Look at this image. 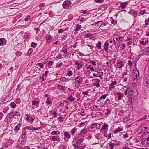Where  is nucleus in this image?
<instances>
[{
  "label": "nucleus",
  "mask_w": 149,
  "mask_h": 149,
  "mask_svg": "<svg viewBox=\"0 0 149 149\" xmlns=\"http://www.w3.org/2000/svg\"><path fill=\"white\" fill-rule=\"evenodd\" d=\"M24 129L27 130H32V128L30 126H26L24 127Z\"/></svg>",
  "instance_id": "864d4df0"
},
{
  "label": "nucleus",
  "mask_w": 149,
  "mask_h": 149,
  "mask_svg": "<svg viewBox=\"0 0 149 149\" xmlns=\"http://www.w3.org/2000/svg\"><path fill=\"white\" fill-rule=\"evenodd\" d=\"M75 27L76 28L75 31H77L79 30L81 28V25L77 24L76 26Z\"/></svg>",
  "instance_id": "c756f323"
},
{
  "label": "nucleus",
  "mask_w": 149,
  "mask_h": 149,
  "mask_svg": "<svg viewBox=\"0 0 149 149\" xmlns=\"http://www.w3.org/2000/svg\"><path fill=\"white\" fill-rule=\"evenodd\" d=\"M133 76H135L136 78L139 77V74L138 70L136 69L134 70L133 73Z\"/></svg>",
  "instance_id": "dca6fc26"
},
{
  "label": "nucleus",
  "mask_w": 149,
  "mask_h": 149,
  "mask_svg": "<svg viewBox=\"0 0 149 149\" xmlns=\"http://www.w3.org/2000/svg\"><path fill=\"white\" fill-rule=\"evenodd\" d=\"M76 82H77L79 84L82 83L83 81L82 77L80 75L77 76L75 79Z\"/></svg>",
  "instance_id": "0eeeda50"
},
{
  "label": "nucleus",
  "mask_w": 149,
  "mask_h": 149,
  "mask_svg": "<svg viewBox=\"0 0 149 149\" xmlns=\"http://www.w3.org/2000/svg\"><path fill=\"white\" fill-rule=\"evenodd\" d=\"M136 92L135 90L134 89L131 88L129 91L128 95L129 96H132Z\"/></svg>",
  "instance_id": "f8f14e48"
},
{
  "label": "nucleus",
  "mask_w": 149,
  "mask_h": 149,
  "mask_svg": "<svg viewBox=\"0 0 149 149\" xmlns=\"http://www.w3.org/2000/svg\"><path fill=\"white\" fill-rule=\"evenodd\" d=\"M128 5V2H125L121 3H120V7L121 8L123 9L125 8Z\"/></svg>",
  "instance_id": "a211bd4d"
},
{
  "label": "nucleus",
  "mask_w": 149,
  "mask_h": 149,
  "mask_svg": "<svg viewBox=\"0 0 149 149\" xmlns=\"http://www.w3.org/2000/svg\"><path fill=\"white\" fill-rule=\"evenodd\" d=\"M63 118L62 116H60L59 117V119L60 122H63V120H62Z\"/></svg>",
  "instance_id": "e2e57ef3"
},
{
  "label": "nucleus",
  "mask_w": 149,
  "mask_h": 149,
  "mask_svg": "<svg viewBox=\"0 0 149 149\" xmlns=\"http://www.w3.org/2000/svg\"><path fill=\"white\" fill-rule=\"evenodd\" d=\"M87 132V130L86 129H84L81 130L79 134V136H82L84 137V135Z\"/></svg>",
  "instance_id": "4468645a"
},
{
  "label": "nucleus",
  "mask_w": 149,
  "mask_h": 149,
  "mask_svg": "<svg viewBox=\"0 0 149 149\" xmlns=\"http://www.w3.org/2000/svg\"><path fill=\"white\" fill-rule=\"evenodd\" d=\"M39 103V102L38 101H33L32 102V104L33 105L37 106Z\"/></svg>",
  "instance_id": "ea45409f"
},
{
  "label": "nucleus",
  "mask_w": 149,
  "mask_h": 149,
  "mask_svg": "<svg viewBox=\"0 0 149 149\" xmlns=\"http://www.w3.org/2000/svg\"><path fill=\"white\" fill-rule=\"evenodd\" d=\"M30 19V16L29 15H28L25 18L24 20L25 21H27Z\"/></svg>",
  "instance_id": "3c124183"
},
{
  "label": "nucleus",
  "mask_w": 149,
  "mask_h": 149,
  "mask_svg": "<svg viewBox=\"0 0 149 149\" xmlns=\"http://www.w3.org/2000/svg\"><path fill=\"white\" fill-rule=\"evenodd\" d=\"M139 58H138L137 56H135L134 57L132 60H129L128 61V65L130 66H132V65L136 68V62L138 60Z\"/></svg>",
  "instance_id": "f03ea898"
},
{
  "label": "nucleus",
  "mask_w": 149,
  "mask_h": 149,
  "mask_svg": "<svg viewBox=\"0 0 149 149\" xmlns=\"http://www.w3.org/2000/svg\"><path fill=\"white\" fill-rule=\"evenodd\" d=\"M117 95L118 96V100H121L123 97V94L120 92H118L117 93Z\"/></svg>",
  "instance_id": "4be33fe9"
},
{
  "label": "nucleus",
  "mask_w": 149,
  "mask_h": 149,
  "mask_svg": "<svg viewBox=\"0 0 149 149\" xmlns=\"http://www.w3.org/2000/svg\"><path fill=\"white\" fill-rule=\"evenodd\" d=\"M67 74L68 76H70L73 74V72L71 70H69Z\"/></svg>",
  "instance_id": "37998d69"
},
{
  "label": "nucleus",
  "mask_w": 149,
  "mask_h": 149,
  "mask_svg": "<svg viewBox=\"0 0 149 149\" xmlns=\"http://www.w3.org/2000/svg\"><path fill=\"white\" fill-rule=\"evenodd\" d=\"M64 31L63 29H61L58 30V32L59 33H62Z\"/></svg>",
  "instance_id": "0e129e2a"
},
{
  "label": "nucleus",
  "mask_w": 149,
  "mask_h": 149,
  "mask_svg": "<svg viewBox=\"0 0 149 149\" xmlns=\"http://www.w3.org/2000/svg\"><path fill=\"white\" fill-rule=\"evenodd\" d=\"M115 145L116 144L115 143H111L109 144V146L110 147V149H113Z\"/></svg>",
  "instance_id": "473e14b6"
},
{
  "label": "nucleus",
  "mask_w": 149,
  "mask_h": 149,
  "mask_svg": "<svg viewBox=\"0 0 149 149\" xmlns=\"http://www.w3.org/2000/svg\"><path fill=\"white\" fill-rule=\"evenodd\" d=\"M46 103L48 104H50L52 103V101L51 100L50 97H48L47 98Z\"/></svg>",
  "instance_id": "72a5a7b5"
},
{
  "label": "nucleus",
  "mask_w": 149,
  "mask_h": 149,
  "mask_svg": "<svg viewBox=\"0 0 149 149\" xmlns=\"http://www.w3.org/2000/svg\"><path fill=\"white\" fill-rule=\"evenodd\" d=\"M109 45V43L107 41H106L104 45V47L105 51H107L108 50Z\"/></svg>",
  "instance_id": "393cba45"
},
{
  "label": "nucleus",
  "mask_w": 149,
  "mask_h": 149,
  "mask_svg": "<svg viewBox=\"0 0 149 149\" xmlns=\"http://www.w3.org/2000/svg\"><path fill=\"white\" fill-rule=\"evenodd\" d=\"M92 128L95 127H96L97 126V123H93V124L92 125Z\"/></svg>",
  "instance_id": "603ef678"
},
{
  "label": "nucleus",
  "mask_w": 149,
  "mask_h": 149,
  "mask_svg": "<svg viewBox=\"0 0 149 149\" xmlns=\"http://www.w3.org/2000/svg\"><path fill=\"white\" fill-rule=\"evenodd\" d=\"M149 42L148 39L146 38H145L142 39L141 41L139 42V43L140 45L143 46L146 45Z\"/></svg>",
  "instance_id": "20e7f679"
},
{
  "label": "nucleus",
  "mask_w": 149,
  "mask_h": 149,
  "mask_svg": "<svg viewBox=\"0 0 149 149\" xmlns=\"http://www.w3.org/2000/svg\"><path fill=\"white\" fill-rule=\"evenodd\" d=\"M58 88L61 91H65L66 90V88L64 86L61 85H58L57 86Z\"/></svg>",
  "instance_id": "5701e85b"
},
{
  "label": "nucleus",
  "mask_w": 149,
  "mask_h": 149,
  "mask_svg": "<svg viewBox=\"0 0 149 149\" xmlns=\"http://www.w3.org/2000/svg\"><path fill=\"white\" fill-rule=\"evenodd\" d=\"M128 72H125L123 74V77H125V76H127V77H128Z\"/></svg>",
  "instance_id": "6e6d98bb"
},
{
  "label": "nucleus",
  "mask_w": 149,
  "mask_h": 149,
  "mask_svg": "<svg viewBox=\"0 0 149 149\" xmlns=\"http://www.w3.org/2000/svg\"><path fill=\"white\" fill-rule=\"evenodd\" d=\"M63 6L64 8H66L71 5V3L70 1H65L63 3Z\"/></svg>",
  "instance_id": "1a4fd4ad"
},
{
  "label": "nucleus",
  "mask_w": 149,
  "mask_h": 149,
  "mask_svg": "<svg viewBox=\"0 0 149 149\" xmlns=\"http://www.w3.org/2000/svg\"><path fill=\"white\" fill-rule=\"evenodd\" d=\"M23 149H35L34 148L31 149L30 147L28 146H24Z\"/></svg>",
  "instance_id": "bf43d9fd"
},
{
  "label": "nucleus",
  "mask_w": 149,
  "mask_h": 149,
  "mask_svg": "<svg viewBox=\"0 0 149 149\" xmlns=\"http://www.w3.org/2000/svg\"><path fill=\"white\" fill-rule=\"evenodd\" d=\"M139 53L141 55H149V47L140 51Z\"/></svg>",
  "instance_id": "7ed1b4c3"
},
{
  "label": "nucleus",
  "mask_w": 149,
  "mask_h": 149,
  "mask_svg": "<svg viewBox=\"0 0 149 149\" xmlns=\"http://www.w3.org/2000/svg\"><path fill=\"white\" fill-rule=\"evenodd\" d=\"M146 11L145 10H143L140 11L139 12V14H138V15L140 16V14L142 15L144 14H145L146 13Z\"/></svg>",
  "instance_id": "e433bc0d"
},
{
  "label": "nucleus",
  "mask_w": 149,
  "mask_h": 149,
  "mask_svg": "<svg viewBox=\"0 0 149 149\" xmlns=\"http://www.w3.org/2000/svg\"><path fill=\"white\" fill-rule=\"evenodd\" d=\"M116 68H122L124 65L123 62L120 60H118L116 63Z\"/></svg>",
  "instance_id": "6e6552de"
},
{
  "label": "nucleus",
  "mask_w": 149,
  "mask_h": 149,
  "mask_svg": "<svg viewBox=\"0 0 149 149\" xmlns=\"http://www.w3.org/2000/svg\"><path fill=\"white\" fill-rule=\"evenodd\" d=\"M6 43V40L3 38H0V46H3Z\"/></svg>",
  "instance_id": "2eb2a0df"
},
{
  "label": "nucleus",
  "mask_w": 149,
  "mask_h": 149,
  "mask_svg": "<svg viewBox=\"0 0 149 149\" xmlns=\"http://www.w3.org/2000/svg\"><path fill=\"white\" fill-rule=\"evenodd\" d=\"M106 111H107V112L106 113L107 115H109L111 112V110L109 109H106Z\"/></svg>",
  "instance_id": "de8ad7c7"
},
{
  "label": "nucleus",
  "mask_w": 149,
  "mask_h": 149,
  "mask_svg": "<svg viewBox=\"0 0 149 149\" xmlns=\"http://www.w3.org/2000/svg\"><path fill=\"white\" fill-rule=\"evenodd\" d=\"M26 116V120L30 122L31 123H32L34 120V119H33V117L29 116L28 114H27Z\"/></svg>",
  "instance_id": "9b49d317"
},
{
  "label": "nucleus",
  "mask_w": 149,
  "mask_h": 149,
  "mask_svg": "<svg viewBox=\"0 0 149 149\" xmlns=\"http://www.w3.org/2000/svg\"><path fill=\"white\" fill-rule=\"evenodd\" d=\"M53 64V62L52 61H50L48 63V66H51Z\"/></svg>",
  "instance_id": "4d7b16f0"
},
{
  "label": "nucleus",
  "mask_w": 149,
  "mask_h": 149,
  "mask_svg": "<svg viewBox=\"0 0 149 149\" xmlns=\"http://www.w3.org/2000/svg\"><path fill=\"white\" fill-rule=\"evenodd\" d=\"M97 83L95 85V86L96 87H99L100 86V85L99 84L100 80L99 79H97Z\"/></svg>",
  "instance_id": "8fccbe9b"
},
{
  "label": "nucleus",
  "mask_w": 149,
  "mask_h": 149,
  "mask_svg": "<svg viewBox=\"0 0 149 149\" xmlns=\"http://www.w3.org/2000/svg\"><path fill=\"white\" fill-rule=\"evenodd\" d=\"M70 80V79H68L64 77H61L60 78V80L62 82H68Z\"/></svg>",
  "instance_id": "6ab92c4d"
},
{
  "label": "nucleus",
  "mask_w": 149,
  "mask_h": 149,
  "mask_svg": "<svg viewBox=\"0 0 149 149\" xmlns=\"http://www.w3.org/2000/svg\"><path fill=\"white\" fill-rule=\"evenodd\" d=\"M108 95L107 94H105L104 95H103L101 96L99 98V100H98V101H101L102 99H105L107 97Z\"/></svg>",
  "instance_id": "bb28decb"
},
{
  "label": "nucleus",
  "mask_w": 149,
  "mask_h": 149,
  "mask_svg": "<svg viewBox=\"0 0 149 149\" xmlns=\"http://www.w3.org/2000/svg\"><path fill=\"white\" fill-rule=\"evenodd\" d=\"M54 110V111L51 110L50 111V113L52 115H53L54 118H56L57 116V114L56 113V111L55 110Z\"/></svg>",
  "instance_id": "412c9836"
},
{
  "label": "nucleus",
  "mask_w": 149,
  "mask_h": 149,
  "mask_svg": "<svg viewBox=\"0 0 149 149\" xmlns=\"http://www.w3.org/2000/svg\"><path fill=\"white\" fill-rule=\"evenodd\" d=\"M117 84V82L116 81H112L109 86L110 88L113 89L115 87L114 85H116Z\"/></svg>",
  "instance_id": "f3484780"
},
{
  "label": "nucleus",
  "mask_w": 149,
  "mask_h": 149,
  "mask_svg": "<svg viewBox=\"0 0 149 149\" xmlns=\"http://www.w3.org/2000/svg\"><path fill=\"white\" fill-rule=\"evenodd\" d=\"M110 103V101L109 99H107L104 102V104L106 106L108 105Z\"/></svg>",
  "instance_id": "f704fd0d"
},
{
  "label": "nucleus",
  "mask_w": 149,
  "mask_h": 149,
  "mask_svg": "<svg viewBox=\"0 0 149 149\" xmlns=\"http://www.w3.org/2000/svg\"><path fill=\"white\" fill-rule=\"evenodd\" d=\"M41 128V127H39L37 128H35V127H33V128H32V130L33 129V130H38L39 129H40Z\"/></svg>",
  "instance_id": "338daca9"
},
{
  "label": "nucleus",
  "mask_w": 149,
  "mask_h": 149,
  "mask_svg": "<svg viewBox=\"0 0 149 149\" xmlns=\"http://www.w3.org/2000/svg\"><path fill=\"white\" fill-rule=\"evenodd\" d=\"M37 45V44L36 43L32 42L31 44V46L32 47L35 48L36 46Z\"/></svg>",
  "instance_id": "09e8293b"
},
{
  "label": "nucleus",
  "mask_w": 149,
  "mask_h": 149,
  "mask_svg": "<svg viewBox=\"0 0 149 149\" xmlns=\"http://www.w3.org/2000/svg\"><path fill=\"white\" fill-rule=\"evenodd\" d=\"M82 67V65L81 64H80L79 65H78L77 68L79 70Z\"/></svg>",
  "instance_id": "774afa93"
},
{
  "label": "nucleus",
  "mask_w": 149,
  "mask_h": 149,
  "mask_svg": "<svg viewBox=\"0 0 149 149\" xmlns=\"http://www.w3.org/2000/svg\"><path fill=\"white\" fill-rule=\"evenodd\" d=\"M123 130V128H121L120 127H118V128L114 130V133H117L118 132L122 131Z\"/></svg>",
  "instance_id": "7c9ffc66"
},
{
  "label": "nucleus",
  "mask_w": 149,
  "mask_h": 149,
  "mask_svg": "<svg viewBox=\"0 0 149 149\" xmlns=\"http://www.w3.org/2000/svg\"><path fill=\"white\" fill-rule=\"evenodd\" d=\"M90 63H91L93 65H96V63L95 62L92 61H90Z\"/></svg>",
  "instance_id": "69168bd1"
},
{
  "label": "nucleus",
  "mask_w": 149,
  "mask_h": 149,
  "mask_svg": "<svg viewBox=\"0 0 149 149\" xmlns=\"http://www.w3.org/2000/svg\"><path fill=\"white\" fill-rule=\"evenodd\" d=\"M50 139L51 141L59 142L60 139L59 136H51L50 137Z\"/></svg>",
  "instance_id": "423d86ee"
},
{
  "label": "nucleus",
  "mask_w": 149,
  "mask_h": 149,
  "mask_svg": "<svg viewBox=\"0 0 149 149\" xmlns=\"http://www.w3.org/2000/svg\"><path fill=\"white\" fill-rule=\"evenodd\" d=\"M103 72H99L97 73V77H100V78H102L103 75Z\"/></svg>",
  "instance_id": "c9c22d12"
},
{
  "label": "nucleus",
  "mask_w": 149,
  "mask_h": 149,
  "mask_svg": "<svg viewBox=\"0 0 149 149\" xmlns=\"http://www.w3.org/2000/svg\"><path fill=\"white\" fill-rule=\"evenodd\" d=\"M126 45L125 44H123L122 45V49H125L126 47Z\"/></svg>",
  "instance_id": "052dcab7"
},
{
  "label": "nucleus",
  "mask_w": 149,
  "mask_h": 149,
  "mask_svg": "<svg viewBox=\"0 0 149 149\" xmlns=\"http://www.w3.org/2000/svg\"><path fill=\"white\" fill-rule=\"evenodd\" d=\"M108 127V125L104 124L102 125V128L104 130L105 132H106L107 131Z\"/></svg>",
  "instance_id": "b1692460"
},
{
  "label": "nucleus",
  "mask_w": 149,
  "mask_h": 149,
  "mask_svg": "<svg viewBox=\"0 0 149 149\" xmlns=\"http://www.w3.org/2000/svg\"><path fill=\"white\" fill-rule=\"evenodd\" d=\"M95 2L97 3H100L103 1L104 0H94Z\"/></svg>",
  "instance_id": "5fc2aeb1"
},
{
  "label": "nucleus",
  "mask_w": 149,
  "mask_h": 149,
  "mask_svg": "<svg viewBox=\"0 0 149 149\" xmlns=\"http://www.w3.org/2000/svg\"><path fill=\"white\" fill-rule=\"evenodd\" d=\"M53 38L52 36L50 35H46V40L47 42L48 43H50Z\"/></svg>",
  "instance_id": "ddd939ff"
},
{
  "label": "nucleus",
  "mask_w": 149,
  "mask_h": 149,
  "mask_svg": "<svg viewBox=\"0 0 149 149\" xmlns=\"http://www.w3.org/2000/svg\"><path fill=\"white\" fill-rule=\"evenodd\" d=\"M21 125L19 124H18L15 127V132H17L19 130Z\"/></svg>",
  "instance_id": "cd10ccee"
},
{
  "label": "nucleus",
  "mask_w": 149,
  "mask_h": 149,
  "mask_svg": "<svg viewBox=\"0 0 149 149\" xmlns=\"http://www.w3.org/2000/svg\"><path fill=\"white\" fill-rule=\"evenodd\" d=\"M75 98L73 97L72 95H71L69 97H68V100H69L70 102H72L73 101Z\"/></svg>",
  "instance_id": "2f4dec72"
},
{
  "label": "nucleus",
  "mask_w": 149,
  "mask_h": 149,
  "mask_svg": "<svg viewBox=\"0 0 149 149\" xmlns=\"http://www.w3.org/2000/svg\"><path fill=\"white\" fill-rule=\"evenodd\" d=\"M84 140L83 138H82V137L81 138L79 139L78 141L77 142V143L78 144H80L82 142V141H83Z\"/></svg>",
  "instance_id": "4c0bfd02"
},
{
  "label": "nucleus",
  "mask_w": 149,
  "mask_h": 149,
  "mask_svg": "<svg viewBox=\"0 0 149 149\" xmlns=\"http://www.w3.org/2000/svg\"><path fill=\"white\" fill-rule=\"evenodd\" d=\"M64 135L65 139H68L70 138V136L68 132H65L64 133Z\"/></svg>",
  "instance_id": "aec40b11"
},
{
  "label": "nucleus",
  "mask_w": 149,
  "mask_h": 149,
  "mask_svg": "<svg viewBox=\"0 0 149 149\" xmlns=\"http://www.w3.org/2000/svg\"><path fill=\"white\" fill-rule=\"evenodd\" d=\"M123 78H124V79L123 80V81L124 82H125L127 79V77L126 76Z\"/></svg>",
  "instance_id": "680f3d73"
},
{
  "label": "nucleus",
  "mask_w": 149,
  "mask_h": 149,
  "mask_svg": "<svg viewBox=\"0 0 149 149\" xmlns=\"http://www.w3.org/2000/svg\"><path fill=\"white\" fill-rule=\"evenodd\" d=\"M139 12H138L137 11H134L133 12L132 15L134 16V17H136V15L139 14Z\"/></svg>",
  "instance_id": "c03bdc74"
},
{
  "label": "nucleus",
  "mask_w": 149,
  "mask_h": 149,
  "mask_svg": "<svg viewBox=\"0 0 149 149\" xmlns=\"http://www.w3.org/2000/svg\"><path fill=\"white\" fill-rule=\"evenodd\" d=\"M10 106L11 108H15L16 107V105L14 102H12L10 103Z\"/></svg>",
  "instance_id": "58836bf2"
},
{
  "label": "nucleus",
  "mask_w": 149,
  "mask_h": 149,
  "mask_svg": "<svg viewBox=\"0 0 149 149\" xmlns=\"http://www.w3.org/2000/svg\"><path fill=\"white\" fill-rule=\"evenodd\" d=\"M145 24H143L144 27L146 28L147 25H149V18L146 19L145 21Z\"/></svg>",
  "instance_id": "a878e982"
},
{
  "label": "nucleus",
  "mask_w": 149,
  "mask_h": 149,
  "mask_svg": "<svg viewBox=\"0 0 149 149\" xmlns=\"http://www.w3.org/2000/svg\"><path fill=\"white\" fill-rule=\"evenodd\" d=\"M36 65L40 67L41 68H43V65L41 63H38L36 64Z\"/></svg>",
  "instance_id": "49530a36"
},
{
  "label": "nucleus",
  "mask_w": 149,
  "mask_h": 149,
  "mask_svg": "<svg viewBox=\"0 0 149 149\" xmlns=\"http://www.w3.org/2000/svg\"><path fill=\"white\" fill-rule=\"evenodd\" d=\"M114 41L115 43L117 42L118 41L121 40L122 39V38L120 37L119 35H115L113 36Z\"/></svg>",
  "instance_id": "39448f33"
},
{
  "label": "nucleus",
  "mask_w": 149,
  "mask_h": 149,
  "mask_svg": "<svg viewBox=\"0 0 149 149\" xmlns=\"http://www.w3.org/2000/svg\"><path fill=\"white\" fill-rule=\"evenodd\" d=\"M73 146L74 147L75 149H81L80 146L75 144H73Z\"/></svg>",
  "instance_id": "79ce46f5"
},
{
  "label": "nucleus",
  "mask_w": 149,
  "mask_h": 149,
  "mask_svg": "<svg viewBox=\"0 0 149 149\" xmlns=\"http://www.w3.org/2000/svg\"><path fill=\"white\" fill-rule=\"evenodd\" d=\"M58 131H53L50 133V134L52 135H54L57 134L58 132Z\"/></svg>",
  "instance_id": "a18cd8bd"
},
{
  "label": "nucleus",
  "mask_w": 149,
  "mask_h": 149,
  "mask_svg": "<svg viewBox=\"0 0 149 149\" xmlns=\"http://www.w3.org/2000/svg\"><path fill=\"white\" fill-rule=\"evenodd\" d=\"M85 125V123L84 122H81V123L80 125L79 126V127H82L84 126Z\"/></svg>",
  "instance_id": "13d9d810"
},
{
  "label": "nucleus",
  "mask_w": 149,
  "mask_h": 149,
  "mask_svg": "<svg viewBox=\"0 0 149 149\" xmlns=\"http://www.w3.org/2000/svg\"><path fill=\"white\" fill-rule=\"evenodd\" d=\"M76 130H77V128H74L72 129V130L71 131V134L73 135H74L75 132L76 131Z\"/></svg>",
  "instance_id": "a19ab883"
},
{
  "label": "nucleus",
  "mask_w": 149,
  "mask_h": 149,
  "mask_svg": "<svg viewBox=\"0 0 149 149\" xmlns=\"http://www.w3.org/2000/svg\"><path fill=\"white\" fill-rule=\"evenodd\" d=\"M101 44L102 43L100 41L98 42V43L96 44L97 47L99 49H101Z\"/></svg>",
  "instance_id": "c85d7f7f"
},
{
  "label": "nucleus",
  "mask_w": 149,
  "mask_h": 149,
  "mask_svg": "<svg viewBox=\"0 0 149 149\" xmlns=\"http://www.w3.org/2000/svg\"><path fill=\"white\" fill-rule=\"evenodd\" d=\"M143 85L145 87H149V79L146 78L143 81Z\"/></svg>",
  "instance_id": "9d476101"
},
{
  "label": "nucleus",
  "mask_w": 149,
  "mask_h": 149,
  "mask_svg": "<svg viewBox=\"0 0 149 149\" xmlns=\"http://www.w3.org/2000/svg\"><path fill=\"white\" fill-rule=\"evenodd\" d=\"M15 116H19V113L17 111L10 112L7 115L4 120V121L7 123L10 122Z\"/></svg>",
  "instance_id": "f257e3e1"
}]
</instances>
